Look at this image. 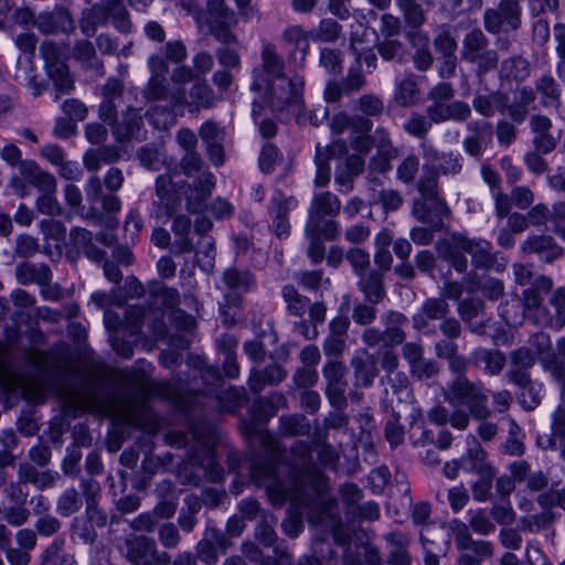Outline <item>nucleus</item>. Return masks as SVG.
<instances>
[{"label": "nucleus", "instance_id": "obj_1", "mask_svg": "<svg viewBox=\"0 0 565 565\" xmlns=\"http://www.w3.org/2000/svg\"><path fill=\"white\" fill-rule=\"evenodd\" d=\"M118 382L127 390L136 391L137 395L118 398L105 394L96 384H85L65 392L66 411L73 416L84 412L107 414L142 430L156 431L158 423L146 396L150 394L168 396L169 384L151 380L147 372L140 369L119 371Z\"/></svg>", "mask_w": 565, "mask_h": 565}, {"label": "nucleus", "instance_id": "obj_2", "mask_svg": "<svg viewBox=\"0 0 565 565\" xmlns=\"http://www.w3.org/2000/svg\"><path fill=\"white\" fill-rule=\"evenodd\" d=\"M290 451L295 475V483L292 486L286 484L278 478L277 467L274 463L255 466L253 477L266 484L275 504L280 505L289 499L297 504L307 505L308 502L302 488L308 483L315 492H321L324 487V476L313 462L311 448L307 441H295Z\"/></svg>", "mask_w": 565, "mask_h": 565}, {"label": "nucleus", "instance_id": "obj_3", "mask_svg": "<svg viewBox=\"0 0 565 565\" xmlns=\"http://www.w3.org/2000/svg\"><path fill=\"white\" fill-rule=\"evenodd\" d=\"M445 401L457 407L466 406L469 419L489 418L488 395L482 384L470 381L467 376L454 377L444 391Z\"/></svg>", "mask_w": 565, "mask_h": 565}, {"label": "nucleus", "instance_id": "obj_4", "mask_svg": "<svg viewBox=\"0 0 565 565\" xmlns=\"http://www.w3.org/2000/svg\"><path fill=\"white\" fill-rule=\"evenodd\" d=\"M461 60L473 66L475 76L482 82L484 76L499 66V53L490 47L486 33L473 28L465 34L460 51Z\"/></svg>", "mask_w": 565, "mask_h": 565}, {"label": "nucleus", "instance_id": "obj_5", "mask_svg": "<svg viewBox=\"0 0 565 565\" xmlns=\"http://www.w3.org/2000/svg\"><path fill=\"white\" fill-rule=\"evenodd\" d=\"M124 181L122 171L116 167L108 169L103 181L97 175L90 177L85 186L88 202L92 205L100 202L105 215L117 214L121 210V201L116 192L121 189Z\"/></svg>", "mask_w": 565, "mask_h": 565}, {"label": "nucleus", "instance_id": "obj_6", "mask_svg": "<svg viewBox=\"0 0 565 565\" xmlns=\"http://www.w3.org/2000/svg\"><path fill=\"white\" fill-rule=\"evenodd\" d=\"M120 551L131 565H169L171 561L168 553L158 552L153 539L143 535H128Z\"/></svg>", "mask_w": 565, "mask_h": 565}, {"label": "nucleus", "instance_id": "obj_7", "mask_svg": "<svg viewBox=\"0 0 565 565\" xmlns=\"http://www.w3.org/2000/svg\"><path fill=\"white\" fill-rule=\"evenodd\" d=\"M83 493L75 488L65 489L56 501V512L64 518L78 512L83 507V497H85L86 512L89 519H94L96 511V497L99 493V484L93 479L81 482Z\"/></svg>", "mask_w": 565, "mask_h": 565}, {"label": "nucleus", "instance_id": "obj_8", "mask_svg": "<svg viewBox=\"0 0 565 565\" xmlns=\"http://www.w3.org/2000/svg\"><path fill=\"white\" fill-rule=\"evenodd\" d=\"M308 519L315 524L326 523L331 529L338 545L344 546L350 543L351 535L341 521L334 498L317 495L308 513Z\"/></svg>", "mask_w": 565, "mask_h": 565}, {"label": "nucleus", "instance_id": "obj_9", "mask_svg": "<svg viewBox=\"0 0 565 565\" xmlns=\"http://www.w3.org/2000/svg\"><path fill=\"white\" fill-rule=\"evenodd\" d=\"M303 85L305 81L299 76L276 78L263 89L265 100L276 110H284L290 105H299L302 102Z\"/></svg>", "mask_w": 565, "mask_h": 565}, {"label": "nucleus", "instance_id": "obj_10", "mask_svg": "<svg viewBox=\"0 0 565 565\" xmlns=\"http://www.w3.org/2000/svg\"><path fill=\"white\" fill-rule=\"evenodd\" d=\"M40 54L55 89L61 93L71 92L74 88V79L70 74L61 47L55 42L47 40L40 45Z\"/></svg>", "mask_w": 565, "mask_h": 565}, {"label": "nucleus", "instance_id": "obj_11", "mask_svg": "<svg viewBox=\"0 0 565 565\" xmlns=\"http://www.w3.org/2000/svg\"><path fill=\"white\" fill-rule=\"evenodd\" d=\"M192 435L198 440V446L186 454L185 463L190 467H199L210 473L213 481L221 479V469L214 455V437L210 429L200 431L198 426L192 427Z\"/></svg>", "mask_w": 565, "mask_h": 565}, {"label": "nucleus", "instance_id": "obj_12", "mask_svg": "<svg viewBox=\"0 0 565 565\" xmlns=\"http://www.w3.org/2000/svg\"><path fill=\"white\" fill-rule=\"evenodd\" d=\"M260 57V65L253 71L252 89L257 93H262L270 81L285 76V62L274 44H265Z\"/></svg>", "mask_w": 565, "mask_h": 565}, {"label": "nucleus", "instance_id": "obj_13", "mask_svg": "<svg viewBox=\"0 0 565 565\" xmlns=\"http://www.w3.org/2000/svg\"><path fill=\"white\" fill-rule=\"evenodd\" d=\"M347 366L339 359H330L322 369L323 377L327 381L326 395L331 406L338 411L347 405Z\"/></svg>", "mask_w": 565, "mask_h": 565}, {"label": "nucleus", "instance_id": "obj_14", "mask_svg": "<svg viewBox=\"0 0 565 565\" xmlns=\"http://www.w3.org/2000/svg\"><path fill=\"white\" fill-rule=\"evenodd\" d=\"M154 191L157 200L153 201L156 216L164 214L172 217L180 209L182 196L170 174H161L156 179Z\"/></svg>", "mask_w": 565, "mask_h": 565}, {"label": "nucleus", "instance_id": "obj_15", "mask_svg": "<svg viewBox=\"0 0 565 565\" xmlns=\"http://www.w3.org/2000/svg\"><path fill=\"white\" fill-rule=\"evenodd\" d=\"M396 6L403 14L404 22L411 30L407 38L413 45L428 43L427 34L420 31V26L426 21V14L417 0H395Z\"/></svg>", "mask_w": 565, "mask_h": 565}, {"label": "nucleus", "instance_id": "obj_16", "mask_svg": "<svg viewBox=\"0 0 565 565\" xmlns=\"http://www.w3.org/2000/svg\"><path fill=\"white\" fill-rule=\"evenodd\" d=\"M35 26L44 35L71 34L75 31V22L71 12L63 7L45 11L36 17Z\"/></svg>", "mask_w": 565, "mask_h": 565}, {"label": "nucleus", "instance_id": "obj_17", "mask_svg": "<svg viewBox=\"0 0 565 565\" xmlns=\"http://www.w3.org/2000/svg\"><path fill=\"white\" fill-rule=\"evenodd\" d=\"M215 94L205 79L196 81L189 93V98L184 89L178 88L172 94V102L177 106H189L199 110L201 108L209 109L215 104Z\"/></svg>", "mask_w": 565, "mask_h": 565}, {"label": "nucleus", "instance_id": "obj_18", "mask_svg": "<svg viewBox=\"0 0 565 565\" xmlns=\"http://www.w3.org/2000/svg\"><path fill=\"white\" fill-rule=\"evenodd\" d=\"M340 210L341 202L335 194L328 191L316 194L308 211V232L317 231L324 216H335Z\"/></svg>", "mask_w": 565, "mask_h": 565}, {"label": "nucleus", "instance_id": "obj_19", "mask_svg": "<svg viewBox=\"0 0 565 565\" xmlns=\"http://www.w3.org/2000/svg\"><path fill=\"white\" fill-rule=\"evenodd\" d=\"M462 241H466L465 235L452 234L448 239L437 245L439 257L448 262L457 273H465L468 268V259L463 255L466 252L460 247Z\"/></svg>", "mask_w": 565, "mask_h": 565}, {"label": "nucleus", "instance_id": "obj_20", "mask_svg": "<svg viewBox=\"0 0 565 565\" xmlns=\"http://www.w3.org/2000/svg\"><path fill=\"white\" fill-rule=\"evenodd\" d=\"M468 130L472 131L473 135L463 139V150L473 158H480L492 139V125L489 122H475L468 126Z\"/></svg>", "mask_w": 565, "mask_h": 565}, {"label": "nucleus", "instance_id": "obj_21", "mask_svg": "<svg viewBox=\"0 0 565 565\" xmlns=\"http://www.w3.org/2000/svg\"><path fill=\"white\" fill-rule=\"evenodd\" d=\"M13 77L19 85L28 87L34 97H39L47 88L44 82L38 81L35 66L31 56L18 58Z\"/></svg>", "mask_w": 565, "mask_h": 565}, {"label": "nucleus", "instance_id": "obj_22", "mask_svg": "<svg viewBox=\"0 0 565 565\" xmlns=\"http://www.w3.org/2000/svg\"><path fill=\"white\" fill-rule=\"evenodd\" d=\"M524 253H535L551 263L563 255V248L556 244L554 238L548 235H535L527 237L522 244Z\"/></svg>", "mask_w": 565, "mask_h": 565}, {"label": "nucleus", "instance_id": "obj_23", "mask_svg": "<svg viewBox=\"0 0 565 565\" xmlns=\"http://www.w3.org/2000/svg\"><path fill=\"white\" fill-rule=\"evenodd\" d=\"M296 206V200L294 198H286L282 193L277 192L273 196V227L278 237L286 236L289 233V220L288 214L292 207Z\"/></svg>", "mask_w": 565, "mask_h": 565}, {"label": "nucleus", "instance_id": "obj_24", "mask_svg": "<svg viewBox=\"0 0 565 565\" xmlns=\"http://www.w3.org/2000/svg\"><path fill=\"white\" fill-rule=\"evenodd\" d=\"M449 312V305L443 298H428L420 310L413 316L414 328L422 330L428 326L429 320L445 318Z\"/></svg>", "mask_w": 565, "mask_h": 565}, {"label": "nucleus", "instance_id": "obj_25", "mask_svg": "<svg viewBox=\"0 0 565 565\" xmlns=\"http://www.w3.org/2000/svg\"><path fill=\"white\" fill-rule=\"evenodd\" d=\"M473 109L483 117L490 118L495 113L503 114L508 108V97L499 90H493L487 95L476 94L472 99Z\"/></svg>", "mask_w": 565, "mask_h": 565}, {"label": "nucleus", "instance_id": "obj_26", "mask_svg": "<svg viewBox=\"0 0 565 565\" xmlns=\"http://www.w3.org/2000/svg\"><path fill=\"white\" fill-rule=\"evenodd\" d=\"M22 174L41 194L56 192L57 190L56 178L52 173L42 170L32 161L22 163Z\"/></svg>", "mask_w": 565, "mask_h": 565}, {"label": "nucleus", "instance_id": "obj_27", "mask_svg": "<svg viewBox=\"0 0 565 565\" xmlns=\"http://www.w3.org/2000/svg\"><path fill=\"white\" fill-rule=\"evenodd\" d=\"M384 324L383 337L386 345H399L405 342L406 332L403 327L407 323L405 315L397 311H388L382 316Z\"/></svg>", "mask_w": 565, "mask_h": 565}, {"label": "nucleus", "instance_id": "obj_28", "mask_svg": "<svg viewBox=\"0 0 565 565\" xmlns=\"http://www.w3.org/2000/svg\"><path fill=\"white\" fill-rule=\"evenodd\" d=\"M472 258L476 268H491L495 263V256L492 254V246L484 239H471L466 236L460 246Z\"/></svg>", "mask_w": 565, "mask_h": 565}, {"label": "nucleus", "instance_id": "obj_29", "mask_svg": "<svg viewBox=\"0 0 565 565\" xmlns=\"http://www.w3.org/2000/svg\"><path fill=\"white\" fill-rule=\"evenodd\" d=\"M287 375V372L279 364H270L263 371L253 369L248 379L249 390L254 394H258L265 385H277Z\"/></svg>", "mask_w": 565, "mask_h": 565}, {"label": "nucleus", "instance_id": "obj_30", "mask_svg": "<svg viewBox=\"0 0 565 565\" xmlns=\"http://www.w3.org/2000/svg\"><path fill=\"white\" fill-rule=\"evenodd\" d=\"M385 539L390 544L388 563L392 565H411L412 557L408 553L411 537L408 534L394 531L387 533Z\"/></svg>", "mask_w": 565, "mask_h": 565}, {"label": "nucleus", "instance_id": "obj_31", "mask_svg": "<svg viewBox=\"0 0 565 565\" xmlns=\"http://www.w3.org/2000/svg\"><path fill=\"white\" fill-rule=\"evenodd\" d=\"M471 362L479 366L484 364V372L490 376L499 375L507 363L505 355L499 350L478 348L471 353Z\"/></svg>", "mask_w": 565, "mask_h": 565}, {"label": "nucleus", "instance_id": "obj_32", "mask_svg": "<svg viewBox=\"0 0 565 565\" xmlns=\"http://www.w3.org/2000/svg\"><path fill=\"white\" fill-rule=\"evenodd\" d=\"M113 125V135L118 142L129 141L135 138L142 126V118L140 114L129 108L122 114L120 121Z\"/></svg>", "mask_w": 565, "mask_h": 565}, {"label": "nucleus", "instance_id": "obj_33", "mask_svg": "<svg viewBox=\"0 0 565 565\" xmlns=\"http://www.w3.org/2000/svg\"><path fill=\"white\" fill-rule=\"evenodd\" d=\"M428 418L436 425H446L458 430H466L469 427V414L463 408H456L451 414L441 405L433 407L428 412Z\"/></svg>", "mask_w": 565, "mask_h": 565}, {"label": "nucleus", "instance_id": "obj_34", "mask_svg": "<svg viewBox=\"0 0 565 565\" xmlns=\"http://www.w3.org/2000/svg\"><path fill=\"white\" fill-rule=\"evenodd\" d=\"M553 287L552 280L546 276L537 277L532 286L522 294V301L526 311H539L541 309L543 298Z\"/></svg>", "mask_w": 565, "mask_h": 565}, {"label": "nucleus", "instance_id": "obj_35", "mask_svg": "<svg viewBox=\"0 0 565 565\" xmlns=\"http://www.w3.org/2000/svg\"><path fill=\"white\" fill-rule=\"evenodd\" d=\"M15 278L21 285L44 284L52 280V271L45 264L21 263L15 268Z\"/></svg>", "mask_w": 565, "mask_h": 565}, {"label": "nucleus", "instance_id": "obj_36", "mask_svg": "<svg viewBox=\"0 0 565 565\" xmlns=\"http://www.w3.org/2000/svg\"><path fill=\"white\" fill-rule=\"evenodd\" d=\"M419 96L420 89L414 75H408L396 83L394 100L398 106L405 108L415 106Z\"/></svg>", "mask_w": 565, "mask_h": 565}, {"label": "nucleus", "instance_id": "obj_37", "mask_svg": "<svg viewBox=\"0 0 565 565\" xmlns=\"http://www.w3.org/2000/svg\"><path fill=\"white\" fill-rule=\"evenodd\" d=\"M327 430L316 429L312 436V445L318 455L319 462L324 467L335 469L340 459V454L330 444H328Z\"/></svg>", "mask_w": 565, "mask_h": 565}, {"label": "nucleus", "instance_id": "obj_38", "mask_svg": "<svg viewBox=\"0 0 565 565\" xmlns=\"http://www.w3.org/2000/svg\"><path fill=\"white\" fill-rule=\"evenodd\" d=\"M486 310L484 302L478 298H466L459 302L458 313L461 320L469 324L473 333H483L484 323L472 326L471 322L479 316H483Z\"/></svg>", "mask_w": 565, "mask_h": 565}, {"label": "nucleus", "instance_id": "obj_39", "mask_svg": "<svg viewBox=\"0 0 565 565\" xmlns=\"http://www.w3.org/2000/svg\"><path fill=\"white\" fill-rule=\"evenodd\" d=\"M359 286L367 301L373 305L379 303L385 296L383 276L381 273L373 270L367 275L360 276Z\"/></svg>", "mask_w": 565, "mask_h": 565}, {"label": "nucleus", "instance_id": "obj_40", "mask_svg": "<svg viewBox=\"0 0 565 565\" xmlns=\"http://www.w3.org/2000/svg\"><path fill=\"white\" fill-rule=\"evenodd\" d=\"M552 434L537 437V445L542 449H554L556 447L555 437L565 438V408L558 406L552 414L551 424Z\"/></svg>", "mask_w": 565, "mask_h": 565}, {"label": "nucleus", "instance_id": "obj_41", "mask_svg": "<svg viewBox=\"0 0 565 565\" xmlns=\"http://www.w3.org/2000/svg\"><path fill=\"white\" fill-rule=\"evenodd\" d=\"M109 17L102 11L96 4L90 8L84 9L78 21L82 33L86 36H93L100 25H106Z\"/></svg>", "mask_w": 565, "mask_h": 565}, {"label": "nucleus", "instance_id": "obj_42", "mask_svg": "<svg viewBox=\"0 0 565 565\" xmlns=\"http://www.w3.org/2000/svg\"><path fill=\"white\" fill-rule=\"evenodd\" d=\"M475 472L479 478L471 486L472 497L478 502H484L490 498L495 469L492 466L478 467Z\"/></svg>", "mask_w": 565, "mask_h": 565}, {"label": "nucleus", "instance_id": "obj_43", "mask_svg": "<svg viewBox=\"0 0 565 565\" xmlns=\"http://www.w3.org/2000/svg\"><path fill=\"white\" fill-rule=\"evenodd\" d=\"M468 450L467 455L461 457L462 459V469L467 471H476L478 467H489L491 466L486 461V451L477 440V438L472 435L467 436Z\"/></svg>", "mask_w": 565, "mask_h": 565}, {"label": "nucleus", "instance_id": "obj_44", "mask_svg": "<svg viewBox=\"0 0 565 565\" xmlns=\"http://www.w3.org/2000/svg\"><path fill=\"white\" fill-rule=\"evenodd\" d=\"M530 63L522 56H512L501 63L500 74L507 79L522 82L530 75Z\"/></svg>", "mask_w": 565, "mask_h": 565}, {"label": "nucleus", "instance_id": "obj_45", "mask_svg": "<svg viewBox=\"0 0 565 565\" xmlns=\"http://www.w3.org/2000/svg\"><path fill=\"white\" fill-rule=\"evenodd\" d=\"M351 366L354 371V376L358 385L369 387L373 384V381L379 375V369L372 356L371 361H365L360 356H355L351 361Z\"/></svg>", "mask_w": 565, "mask_h": 565}, {"label": "nucleus", "instance_id": "obj_46", "mask_svg": "<svg viewBox=\"0 0 565 565\" xmlns=\"http://www.w3.org/2000/svg\"><path fill=\"white\" fill-rule=\"evenodd\" d=\"M281 296L286 302L287 311L297 318H301L308 310L309 299L301 294L292 285H286L281 290Z\"/></svg>", "mask_w": 565, "mask_h": 565}, {"label": "nucleus", "instance_id": "obj_47", "mask_svg": "<svg viewBox=\"0 0 565 565\" xmlns=\"http://www.w3.org/2000/svg\"><path fill=\"white\" fill-rule=\"evenodd\" d=\"M222 280L226 288L235 291L246 292L254 285V277L247 270H238L231 267L224 270Z\"/></svg>", "mask_w": 565, "mask_h": 565}, {"label": "nucleus", "instance_id": "obj_48", "mask_svg": "<svg viewBox=\"0 0 565 565\" xmlns=\"http://www.w3.org/2000/svg\"><path fill=\"white\" fill-rule=\"evenodd\" d=\"M73 57L84 67L103 68V62L98 60L95 45L88 40H78L73 46Z\"/></svg>", "mask_w": 565, "mask_h": 565}, {"label": "nucleus", "instance_id": "obj_49", "mask_svg": "<svg viewBox=\"0 0 565 565\" xmlns=\"http://www.w3.org/2000/svg\"><path fill=\"white\" fill-rule=\"evenodd\" d=\"M555 521V513L550 508H544V511L522 518L520 520V526L523 531L531 533H539L545 531L552 526Z\"/></svg>", "mask_w": 565, "mask_h": 565}, {"label": "nucleus", "instance_id": "obj_50", "mask_svg": "<svg viewBox=\"0 0 565 565\" xmlns=\"http://www.w3.org/2000/svg\"><path fill=\"white\" fill-rule=\"evenodd\" d=\"M439 170L437 166L424 164L423 174L417 183L418 191L425 199L438 195Z\"/></svg>", "mask_w": 565, "mask_h": 565}, {"label": "nucleus", "instance_id": "obj_51", "mask_svg": "<svg viewBox=\"0 0 565 565\" xmlns=\"http://www.w3.org/2000/svg\"><path fill=\"white\" fill-rule=\"evenodd\" d=\"M536 90L541 94L543 106H557L561 102V92L556 81L550 76L544 75L535 83Z\"/></svg>", "mask_w": 565, "mask_h": 565}, {"label": "nucleus", "instance_id": "obj_52", "mask_svg": "<svg viewBox=\"0 0 565 565\" xmlns=\"http://www.w3.org/2000/svg\"><path fill=\"white\" fill-rule=\"evenodd\" d=\"M310 428L303 415H287L280 418V430L285 436H305L309 434Z\"/></svg>", "mask_w": 565, "mask_h": 565}, {"label": "nucleus", "instance_id": "obj_53", "mask_svg": "<svg viewBox=\"0 0 565 565\" xmlns=\"http://www.w3.org/2000/svg\"><path fill=\"white\" fill-rule=\"evenodd\" d=\"M71 241L77 248L84 249L85 253L94 259H102L104 253L93 245V234L85 228H74L70 233Z\"/></svg>", "mask_w": 565, "mask_h": 565}, {"label": "nucleus", "instance_id": "obj_54", "mask_svg": "<svg viewBox=\"0 0 565 565\" xmlns=\"http://www.w3.org/2000/svg\"><path fill=\"white\" fill-rule=\"evenodd\" d=\"M170 89L167 77H149L142 89V97L147 102L166 100L169 98Z\"/></svg>", "mask_w": 565, "mask_h": 565}, {"label": "nucleus", "instance_id": "obj_55", "mask_svg": "<svg viewBox=\"0 0 565 565\" xmlns=\"http://www.w3.org/2000/svg\"><path fill=\"white\" fill-rule=\"evenodd\" d=\"M150 296L167 309H174L180 303L179 291L160 282L150 286Z\"/></svg>", "mask_w": 565, "mask_h": 565}, {"label": "nucleus", "instance_id": "obj_56", "mask_svg": "<svg viewBox=\"0 0 565 565\" xmlns=\"http://www.w3.org/2000/svg\"><path fill=\"white\" fill-rule=\"evenodd\" d=\"M433 124L428 116L414 111L409 115L403 127L407 134L419 139H424L430 130Z\"/></svg>", "mask_w": 565, "mask_h": 565}, {"label": "nucleus", "instance_id": "obj_57", "mask_svg": "<svg viewBox=\"0 0 565 565\" xmlns=\"http://www.w3.org/2000/svg\"><path fill=\"white\" fill-rule=\"evenodd\" d=\"M434 47L441 55L456 54L458 44L452 35L450 26L441 25L434 39Z\"/></svg>", "mask_w": 565, "mask_h": 565}, {"label": "nucleus", "instance_id": "obj_58", "mask_svg": "<svg viewBox=\"0 0 565 565\" xmlns=\"http://www.w3.org/2000/svg\"><path fill=\"white\" fill-rule=\"evenodd\" d=\"M246 402L244 388L230 387L218 396L220 408L224 412H235Z\"/></svg>", "mask_w": 565, "mask_h": 565}, {"label": "nucleus", "instance_id": "obj_59", "mask_svg": "<svg viewBox=\"0 0 565 565\" xmlns=\"http://www.w3.org/2000/svg\"><path fill=\"white\" fill-rule=\"evenodd\" d=\"M209 31L217 42L224 44L225 46L238 44V39L231 31L226 20L209 21Z\"/></svg>", "mask_w": 565, "mask_h": 565}, {"label": "nucleus", "instance_id": "obj_60", "mask_svg": "<svg viewBox=\"0 0 565 565\" xmlns=\"http://www.w3.org/2000/svg\"><path fill=\"white\" fill-rule=\"evenodd\" d=\"M40 249L39 241L29 235H18L14 242V255L19 258H29L35 255Z\"/></svg>", "mask_w": 565, "mask_h": 565}, {"label": "nucleus", "instance_id": "obj_61", "mask_svg": "<svg viewBox=\"0 0 565 565\" xmlns=\"http://www.w3.org/2000/svg\"><path fill=\"white\" fill-rule=\"evenodd\" d=\"M35 207L39 213L47 216H56L63 213V209L56 199V192L40 194L35 201Z\"/></svg>", "mask_w": 565, "mask_h": 565}, {"label": "nucleus", "instance_id": "obj_62", "mask_svg": "<svg viewBox=\"0 0 565 565\" xmlns=\"http://www.w3.org/2000/svg\"><path fill=\"white\" fill-rule=\"evenodd\" d=\"M358 109L371 117H379L384 111L383 100L374 94H364L356 100Z\"/></svg>", "mask_w": 565, "mask_h": 565}, {"label": "nucleus", "instance_id": "obj_63", "mask_svg": "<svg viewBox=\"0 0 565 565\" xmlns=\"http://www.w3.org/2000/svg\"><path fill=\"white\" fill-rule=\"evenodd\" d=\"M411 374L418 380H429L440 372V365L433 359L424 356L416 363V366L409 369Z\"/></svg>", "mask_w": 565, "mask_h": 565}, {"label": "nucleus", "instance_id": "obj_64", "mask_svg": "<svg viewBox=\"0 0 565 565\" xmlns=\"http://www.w3.org/2000/svg\"><path fill=\"white\" fill-rule=\"evenodd\" d=\"M447 121L465 122L471 116V108L463 100H451L446 103Z\"/></svg>", "mask_w": 565, "mask_h": 565}]
</instances>
